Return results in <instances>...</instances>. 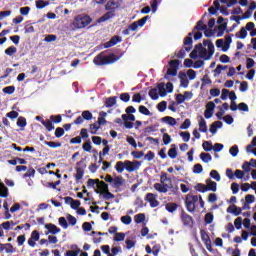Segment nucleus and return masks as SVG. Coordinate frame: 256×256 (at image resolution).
Here are the masks:
<instances>
[{"mask_svg":"<svg viewBox=\"0 0 256 256\" xmlns=\"http://www.w3.org/2000/svg\"><path fill=\"white\" fill-rule=\"evenodd\" d=\"M208 47V51L204 47ZM199 57L203 59L204 61H209L211 58H213V55L215 53V46L214 43L210 39H204L203 44L199 43L195 45V48L190 53V58L195 60Z\"/></svg>","mask_w":256,"mask_h":256,"instance_id":"nucleus-1","label":"nucleus"},{"mask_svg":"<svg viewBox=\"0 0 256 256\" xmlns=\"http://www.w3.org/2000/svg\"><path fill=\"white\" fill-rule=\"evenodd\" d=\"M121 56H116L114 53L109 54L108 56H105V52H101L99 55H97L94 58V64L96 66H105L109 64H113L116 61H119Z\"/></svg>","mask_w":256,"mask_h":256,"instance_id":"nucleus-2","label":"nucleus"},{"mask_svg":"<svg viewBox=\"0 0 256 256\" xmlns=\"http://www.w3.org/2000/svg\"><path fill=\"white\" fill-rule=\"evenodd\" d=\"M92 23V18L88 15H77L74 17L72 26L76 29H83Z\"/></svg>","mask_w":256,"mask_h":256,"instance_id":"nucleus-3","label":"nucleus"},{"mask_svg":"<svg viewBox=\"0 0 256 256\" xmlns=\"http://www.w3.org/2000/svg\"><path fill=\"white\" fill-rule=\"evenodd\" d=\"M199 201V197L197 195H188L186 196V199H185V207H186V210L189 212V213H195L196 211V204L198 203Z\"/></svg>","mask_w":256,"mask_h":256,"instance_id":"nucleus-4","label":"nucleus"},{"mask_svg":"<svg viewBox=\"0 0 256 256\" xmlns=\"http://www.w3.org/2000/svg\"><path fill=\"white\" fill-rule=\"evenodd\" d=\"M180 63L181 62L178 59L171 60L170 62H168V66H170V68H168L166 71L165 79L168 78L167 76H172V77L177 76Z\"/></svg>","mask_w":256,"mask_h":256,"instance_id":"nucleus-5","label":"nucleus"},{"mask_svg":"<svg viewBox=\"0 0 256 256\" xmlns=\"http://www.w3.org/2000/svg\"><path fill=\"white\" fill-rule=\"evenodd\" d=\"M140 166H141V163L137 160L135 161L125 160V170L129 173L138 171Z\"/></svg>","mask_w":256,"mask_h":256,"instance_id":"nucleus-6","label":"nucleus"},{"mask_svg":"<svg viewBox=\"0 0 256 256\" xmlns=\"http://www.w3.org/2000/svg\"><path fill=\"white\" fill-rule=\"evenodd\" d=\"M181 221L185 227L193 228V225H194L193 218L188 213H186L185 210L181 211Z\"/></svg>","mask_w":256,"mask_h":256,"instance_id":"nucleus-7","label":"nucleus"},{"mask_svg":"<svg viewBox=\"0 0 256 256\" xmlns=\"http://www.w3.org/2000/svg\"><path fill=\"white\" fill-rule=\"evenodd\" d=\"M173 188L172 183H170V185H168L167 183H154V189L158 192V193H162V194H166L168 193V189Z\"/></svg>","mask_w":256,"mask_h":256,"instance_id":"nucleus-8","label":"nucleus"},{"mask_svg":"<svg viewBox=\"0 0 256 256\" xmlns=\"http://www.w3.org/2000/svg\"><path fill=\"white\" fill-rule=\"evenodd\" d=\"M123 0H109L106 3L105 9L106 11H116V9H119L122 5Z\"/></svg>","mask_w":256,"mask_h":256,"instance_id":"nucleus-9","label":"nucleus"},{"mask_svg":"<svg viewBox=\"0 0 256 256\" xmlns=\"http://www.w3.org/2000/svg\"><path fill=\"white\" fill-rule=\"evenodd\" d=\"M157 197H158V196L155 195V194H153V193H147L145 200H146L148 203H150V206H151L152 208H157V207L160 205L159 201L157 200Z\"/></svg>","mask_w":256,"mask_h":256,"instance_id":"nucleus-10","label":"nucleus"},{"mask_svg":"<svg viewBox=\"0 0 256 256\" xmlns=\"http://www.w3.org/2000/svg\"><path fill=\"white\" fill-rule=\"evenodd\" d=\"M40 239V233L37 230L31 232V236L28 240V245L32 248L36 247V242Z\"/></svg>","mask_w":256,"mask_h":256,"instance_id":"nucleus-11","label":"nucleus"},{"mask_svg":"<svg viewBox=\"0 0 256 256\" xmlns=\"http://www.w3.org/2000/svg\"><path fill=\"white\" fill-rule=\"evenodd\" d=\"M121 42H122V37H120L119 35H115L114 37H111L110 40L104 44V47L105 49H109Z\"/></svg>","mask_w":256,"mask_h":256,"instance_id":"nucleus-12","label":"nucleus"},{"mask_svg":"<svg viewBox=\"0 0 256 256\" xmlns=\"http://www.w3.org/2000/svg\"><path fill=\"white\" fill-rule=\"evenodd\" d=\"M124 181H125L124 178L121 175H118L111 182V187L118 189L123 186Z\"/></svg>","mask_w":256,"mask_h":256,"instance_id":"nucleus-13","label":"nucleus"},{"mask_svg":"<svg viewBox=\"0 0 256 256\" xmlns=\"http://www.w3.org/2000/svg\"><path fill=\"white\" fill-rule=\"evenodd\" d=\"M0 251H5L7 254H13L16 252L11 243L0 244Z\"/></svg>","mask_w":256,"mask_h":256,"instance_id":"nucleus-14","label":"nucleus"},{"mask_svg":"<svg viewBox=\"0 0 256 256\" xmlns=\"http://www.w3.org/2000/svg\"><path fill=\"white\" fill-rule=\"evenodd\" d=\"M205 184H206V192L208 191H212V192H216L217 191V183L211 181L210 179H206L205 180Z\"/></svg>","mask_w":256,"mask_h":256,"instance_id":"nucleus-15","label":"nucleus"},{"mask_svg":"<svg viewBox=\"0 0 256 256\" xmlns=\"http://www.w3.org/2000/svg\"><path fill=\"white\" fill-rule=\"evenodd\" d=\"M115 11L109 10V12H107L106 14L102 15L99 19H98V23H103L106 22L107 20L113 19L115 17Z\"/></svg>","mask_w":256,"mask_h":256,"instance_id":"nucleus-16","label":"nucleus"},{"mask_svg":"<svg viewBox=\"0 0 256 256\" xmlns=\"http://www.w3.org/2000/svg\"><path fill=\"white\" fill-rule=\"evenodd\" d=\"M242 212V208H239L236 205H231L227 208V213H231L234 216H239L242 214Z\"/></svg>","mask_w":256,"mask_h":256,"instance_id":"nucleus-17","label":"nucleus"},{"mask_svg":"<svg viewBox=\"0 0 256 256\" xmlns=\"http://www.w3.org/2000/svg\"><path fill=\"white\" fill-rule=\"evenodd\" d=\"M165 87L166 85L164 82L157 84L158 95H160L161 97H166L168 94V91L166 90Z\"/></svg>","mask_w":256,"mask_h":256,"instance_id":"nucleus-18","label":"nucleus"},{"mask_svg":"<svg viewBox=\"0 0 256 256\" xmlns=\"http://www.w3.org/2000/svg\"><path fill=\"white\" fill-rule=\"evenodd\" d=\"M222 127L223 122L216 121L213 124H211L209 131L212 135H215L217 133V129H221Z\"/></svg>","mask_w":256,"mask_h":256,"instance_id":"nucleus-19","label":"nucleus"},{"mask_svg":"<svg viewBox=\"0 0 256 256\" xmlns=\"http://www.w3.org/2000/svg\"><path fill=\"white\" fill-rule=\"evenodd\" d=\"M71 249H74V250H68L64 254V256H78L81 253V249H79L77 245H72Z\"/></svg>","mask_w":256,"mask_h":256,"instance_id":"nucleus-20","label":"nucleus"},{"mask_svg":"<svg viewBox=\"0 0 256 256\" xmlns=\"http://www.w3.org/2000/svg\"><path fill=\"white\" fill-rule=\"evenodd\" d=\"M168 157H170L171 159H176L178 156V151H177V146L176 144H172L171 148L168 149L167 152Z\"/></svg>","mask_w":256,"mask_h":256,"instance_id":"nucleus-21","label":"nucleus"},{"mask_svg":"<svg viewBox=\"0 0 256 256\" xmlns=\"http://www.w3.org/2000/svg\"><path fill=\"white\" fill-rule=\"evenodd\" d=\"M45 229L49 230V233L52 235L58 234L61 230L55 224H45Z\"/></svg>","mask_w":256,"mask_h":256,"instance_id":"nucleus-22","label":"nucleus"},{"mask_svg":"<svg viewBox=\"0 0 256 256\" xmlns=\"http://www.w3.org/2000/svg\"><path fill=\"white\" fill-rule=\"evenodd\" d=\"M9 195V190L8 188L5 186V183H3L0 179V197L2 198H7Z\"/></svg>","mask_w":256,"mask_h":256,"instance_id":"nucleus-23","label":"nucleus"},{"mask_svg":"<svg viewBox=\"0 0 256 256\" xmlns=\"http://www.w3.org/2000/svg\"><path fill=\"white\" fill-rule=\"evenodd\" d=\"M165 209L168 213H175L178 209V204L174 202L167 203Z\"/></svg>","mask_w":256,"mask_h":256,"instance_id":"nucleus-24","label":"nucleus"},{"mask_svg":"<svg viewBox=\"0 0 256 256\" xmlns=\"http://www.w3.org/2000/svg\"><path fill=\"white\" fill-rule=\"evenodd\" d=\"M232 36H233V34L227 35L226 37H224V41H226V44H224V46L222 48V51L224 53H226L228 51L229 45H231L233 42Z\"/></svg>","mask_w":256,"mask_h":256,"instance_id":"nucleus-25","label":"nucleus"},{"mask_svg":"<svg viewBox=\"0 0 256 256\" xmlns=\"http://www.w3.org/2000/svg\"><path fill=\"white\" fill-rule=\"evenodd\" d=\"M183 44H184V46H186L185 51L189 53L192 49V44H193L192 38L191 37H185Z\"/></svg>","mask_w":256,"mask_h":256,"instance_id":"nucleus-26","label":"nucleus"},{"mask_svg":"<svg viewBox=\"0 0 256 256\" xmlns=\"http://www.w3.org/2000/svg\"><path fill=\"white\" fill-rule=\"evenodd\" d=\"M199 131L202 133H207V123L203 116H200Z\"/></svg>","mask_w":256,"mask_h":256,"instance_id":"nucleus-27","label":"nucleus"},{"mask_svg":"<svg viewBox=\"0 0 256 256\" xmlns=\"http://www.w3.org/2000/svg\"><path fill=\"white\" fill-rule=\"evenodd\" d=\"M85 174V170L82 167H77L76 168V174L74 175V178H76V181H80L83 179Z\"/></svg>","mask_w":256,"mask_h":256,"instance_id":"nucleus-28","label":"nucleus"},{"mask_svg":"<svg viewBox=\"0 0 256 256\" xmlns=\"http://www.w3.org/2000/svg\"><path fill=\"white\" fill-rule=\"evenodd\" d=\"M180 83L181 87L187 88L189 87V80L186 78V73L185 72H180Z\"/></svg>","mask_w":256,"mask_h":256,"instance_id":"nucleus-29","label":"nucleus"},{"mask_svg":"<svg viewBox=\"0 0 256 256\" xmlns=\"http://www.w3.org/2000/svg\"><path fill=\"white\" fill-rule=\"evenodd\" d=\"M162 121L167 123L170 126H176L177 125V121L175 118H173L172 116H165L162 118Z\"/></svg>","mask_w":256,"mask_h":256,"instance_id":"nucleus-30","label":"nucleus"},{"mask_svg":"<svg viewBox=\"0 0 256 256\" xmlns=\"http://www.w3.org/2000/svg\"><path fill=\"white\" fill-rule=\"evenodd\" d=\"M16 126L21 128V131H23L25 129V127L27 126V120L25 117L20 116L18 118V122H16Z\"/></svg>","mask_w":256,"mask_h":256,"instance_id":"nucleus-31","label":"nucleus"},{"mask_svg":"<svg viewBox=\"0 0 256 256\" xmlns=\"http://www.w3.org/2000/svg\"><path fill=\"white\" fill-rule=\"evenodd\" d=\"M49 4H50L49 1H44V0H36V1H35L36 9H39V10L44 9V8L47 7Z\"/></svg>","mask_w":256,"mask_h":256,"instance_id":"nucleus-32","label":"nucleus"},{"mask_svg":"<svg viewBox=\"0 0 256 256\" xmlns=\"http://www.w3.org/2000/svg\"><path fill=\"white\" fill-rule=\"evenodd\" d=\"M42 125L44 126L45 129H47L48 132L55 129L53 122L48 119L45 121H42Z\"/></svg>","mask_w":256,"mask_h":256,"instance_id":"nucleus-33","label":"nucleus"},{"mask_svg":"<svg viewBox=\"0 0 256 256\" xmlns=\"http://www.w3.org/2000/svg\"><path fill=\"white\" fill-rule=\"evenodd\" d=\"M200 159L202 160L203 163H209L213 160V157L209 153L202 152L200 154Z\"/></svg>","mask_w":256,"mask_h":256,"instance_id":"nucleus-34","label":"nucleus"},{"mask_svg":"<svg viewBox=\"0 0 256 256\" xmlns=\"http://www.w3.org/2000/svg\"><path fill=\"white\" fill-rule=\"evenodd\" d=\"M200 235H201L202 242H203L204 244L211 242L210 236L208 235V233L206 232V230L202 229V230L200 231Z\"/></svg>","mask_w":256,"mask_h":256,"instance_id":"nucleus-35","label":"nucleus"},{"mask_svg":"<svg viewBox=\"0 0 256 256\" xmlns=\"http://www.w3.org/2000/svg\"><path fill=\"white\" fill-rule=\"evenodd\" d=\"M206 28L207 25H205L203 19H201L199 22L196 23L194 31H204L206 30Z\"/></svg>","mask_w":256,"mask_h":256,"instance_id":"nucleus-36","label":"nucleus"},{"mask_svg":"<svg viewBox=\"0 0 256 256\" xmlns=\"http://www.w3.org/2000/svg\"><path fill=\"white\" fill-rule=\"evenodd\" d=\"M116 99H117L116 96L107 98L105 102V107L112 108L116 104Z\"/></svg>","mask_w":256,"mask_h":256,"instance_id":"nucleus-37","label":"nucleus"},{"mask_svg":"<svg viewBox=\"0 0 256 256\" xmlns=\"http://www.w3.org/2000/svg\"><path fill=\"white\" fill-rule=\"evenodd\" d=\"M115 170L121 174L123 173V171L125 170V161L122 162V161H118L115 165Z\"/></svg>","mask_w":256,"mask_h":256,"instance_id":"nucleus-38","label":"nucleus"},{"mask_svg":"<svg viewBox=\"0 0 256 256\" xmlns=\"http://www.w3.org/2000/svg\"><path fill=\"white\" fill-rule=\"evenodd\" d=\"M248 35L247 30L245 29V27H242L237 33H236V37L240 38V39H245Z\"/></svg>","mask_w":256,"mask_h":256,"instance_id":"nucleus-39","label":"nucleus"},{"mask_svg":"<svg viewBox=\"0 0 256 256\" xmlns=\"http://www.w3.org/2000/svg\"><path fill=\"white\" fill-rule=\"evenodd\" d=\"M226 29H227V22H224V23H222V24H220L219 26H218V34H217V36L218 37H221V36H223L224 35V32L226 31Z\"/></svg>","mask_w":256,"mask_h":256,"instance_id":"nucleus-40","label":"nucleus"},{"mask_svg":"<svg viewBox=\"0 0 256 256\" xmlns=\"http://www.w3.org/2000/svg\"><path fill=\"white\" fill-rule=\"evenodd\" d=\"M81 116L85 121H92L93 119V114L91 113V111H88V110H85L84 112H82Z\"/></svg>","mask_w":256,"mask_h":256,"instance_id":"nucleus-41","label":"nucleus"},{"mask_svg":"<svg viewBox=\"0 0 256 256\" xmlns=\"http://www.w3.org/2000/svg\"><path fill=\"white\" fill-rule=\"evenodd\" d=\"M148 95L151 97L152 100H158L159 99V93L158 89L154 88L148 92Z\"/></svg>","mask_w":256,"mask_h":256,"instance_id":"nucleus-42","label":"nucleus"},{"mask_svg":"<svg viewBox=\"0 0 256 256\" xmlns=\"http://www.w3.org/2000/svg\"><path fill=\"white\" fill-rule=\"evenodd\" d=\"M100 128H101V126L98 125V124H96V123L89 125V129H90L91 135H96V134H97V131H99Z\"/></svg>","mask_w":256,"mask_h":256,"instance_id":"nucleus-43","label":"nucleus"},{"mask_svg":"<svg viewBox=\"0 0 256 256\" xmlns=\"http://www.w3.org/2000/svg\"><path fill=\"white\" fill-rule=\"evenodd\" d=\"M44 145H47L52 149L61 147V143L60 142H55V141H44Z\"/></svg>","mask_w":256,"mask_h":256,"instance_id":"nucleus-44","label":"nucleus"},{"mask_svg":"<svg viewBox=\"0 0 256 256\" xmlns=\"http://www.w3.org/2000/svg\"><path fill=\"white\" fill-rule=\"evenodd\" d=\"M202 147L205 152H210L213 150V144L210 141H204Z\"/></svg>","mask_w":256,"mask_h":256,"instance_id":"nucleus-45","label":"nucleus"},{"mask_svg":"<svg viewBox=\"0 0 256 256\" xmlns=\"http://www.w3.org/2000/svg\"><path fill=\"white\" fill-rule=\"evenodd\" d=\"M139 113L145 115V116H151L150 110L147 108V106H139L138 107Z\"/></svg>","mask_w":256,"mask_h":256,"instance_id":"nucleus-46","label":"nucleus"},{"mask_svg":"<svg viewBox=\"0 0 256 256\" xmlns=\"http://www.w3.org/2000/svg\"><path fill=\"white\" fill-rule=\"evenodd\" d=\"M15 91H16L15 86H7L3 88V93L6 95H12L13 93H15Z\"/></svg>","mask_w":256,"mask_h":256,"instance_id":"nucleus-47","label":"nucleus"},{"mask_svg":"<svg viewBox=\"0 0 256 256\" xmlns=\"http://www.w3.org/2000/svg\"><path fill=\"white\" fill-rule=\"evenodd\" d=\"M149 19H150V16L146 15L142 19H139L137 22H134V23H136L138 27H143Z\"/></svg>","mask_w":256,"mask_h":256,"instance_id":"nucleus-48","label":"nucleus"},{"mask_svg":"<svg viewBox=\"0 0 256 256\" xmlns=\"http://www.w3.org/2000/svg\"><path fill=\"white\" fill-rule=\"evenodd\" d=\"M194 188H195L196 191H198L200 193H206L207 192L206 185L203 184V183L196 184Z\"/></svg>","mask_w":256,"mask_h":256,"instance_id":"nucleus-49","label":"nucleus"},{"mask_svg":"<svg viewBox=\"0 0 256 256\" xmlns=\"http://www.w3.org/2000/svg\"><path fill=\"white\" fill-rule=\"evenodd\" d=\"M125 239V233L124 232H118L114 236V241L115 242H122Z\"/></svg>","mask_w":256,"mask_h":256,"instance_id":"nucleus-50","label":"nucleus"},{"mask_svg":"<svg viewBox=\"0 0 256 256\" xmlns=\"http://www.w3.org/2000/svg\"><path fill=\"white\" fill-rule=\"evenodd\" d=\"M98 188L102 192L109 191V185L106 182H103V181L98 182Z\"/></svg>","mask_w":256,"mask_h":256,"instance_id":"nucleus-51","label":"nucleus"},{"mask_svg":"<svg viewBox=\"0 0 256 256\" xmlns=\"http://www.w3.org/2000/svg\"><path fill=\"white\" fill-rule=\"evenodd\" d=\"M213 221H214V215L213 214H211V213L205 214V216H204L205 224L209 225V224L213 223Z\"/></svg>","mask_w":256,"mask_h":256,"instance_id":"nucleus-52","label":"nucleus"},{"mask_svg":"<svg viewBox=\"0 0 256 256\" xmlns=\"http://www.w3.org/2000/svg\"><path fill=\"white\" fill-rule=\"evenodd\" d=\"M50 121H52L53 123L59 124L61 121H63V118L61 117L60 114H58V115H51L50 116Z\"/></svg>","mask_w":256,"mask_h":256,"instance_id":"nucleus-53","label":"nucleus"},{"mask_svg":"<svg viewBox=\"0 0 256 256\" xmlns=\"http://www.w3.org/2000/svg\"><path fill=\"white\" fill-rule=\"evenodd\" d=\"M17 53V48L14 46L8 47L5 49V54L7 56H12L13 54Z\"/></svg>","mask_w":256,"mask_h":256,"instance_id":"nucleus-54","label":"nucleus"},{"mask_svg":"<svg viewBox=\"0 0 256 256\" xmlns=\"http://www.w3.org/2000/svg\"><path fill=\"white\" fill-rule=\"evenodd\" d=\"M167 109V101H162L157 104V110L160 112H164Z\"/></svg>","mask_w":256,"mask_h":256,"instance_id":"nucleus-55","label":"nucleus"},{"mask_svg":"<svg viewBox=\"0 0 256 256\" xmlns=\"http://www.w3.org/2000/svg\"><path fill=\"white\" fill-rule=\"evenodd\" d=\"M120 221H122L123 224H125V225H130V224L132 223V217L129 216V215L122 216V217L120 218Z\"/></svg>","mask_w":256,"mask_h":256,"instance_id":"nucleus-56","label":"nucleus"},{"mask_svg":"<svg viewBox=\"0 0 256 256\" xmlns=\"http://www.w3.org/2000/svg\"><path fill=\"white\" fill-rule=\"evenodd\" d=\"M204 171V168H203V166L201 165V164H195L194 166H193V173H195V174H200V173H202Z\"/></svg>","mask_w":256,"mask_h":256,"instance_id":"nucleus-57","label":"nucleus"},{"mask_svg":"<svg viewBox=\"0 0 256 256\" xmlns=\"http://www.w3.org/2000/svg\"><path fill=\"white\" fill-rule=\"evenodd\" d=\"M238 152L239 148L237 145H234L229 149V153L231 154L232 157H236L238 155Z\"/></svg>","mask_w":256,"mask_h":256,"instance_id":"nucleus-58","label":"nucleus"},{"mask_svg":"<svg viewBox=\"0 0 256 256\" xmlns=\"http://www.w3.org/2000/svg\"><path fill=\"white\" fill-rule=\"evenodd\" d=\"M64 135H65V130H64V128H61V127H58L56 129V131L54 132V136H56L57 138H60Z\"/></svg>","mask_w":256,"mask_h":256,"instance_id":"nucleus-59","label":"nucleus"},{"mask_svg":"<svg viewBox=\"0 0 256 256\" xmlns=\"http://www.w3.org/2000/svg\"><path fill=\"white\" fill-rule=\"evenodd\" d=\"M210 177L212 178V179H215L216 181H220V179H221V177H220V174L218 173V171L217 170H212L211 172H210Z\"/></svg>","mask_w":256,"mask_h":256,"instance_id":"nucleus-60","label":"nucleus"},{"mask_svg":"<svg viewBox=\"0 0 256 256\" xmlns=\"http://www.w3.org/2000/svg\"><path fill=\"white\" fill-rule=\"evenodd\" d=\"M180 137L183 138V141H184L185 143H188V142L190 141L191 135H190L189 132H180Z\"/></svg>","mask_w":256,"mask_h":256,"instance_id":"nucleus-61","label":"nucleus"},{"mask_svg":"<svg viewBox=\"0 0 256 256\" xmlns=\"http://www.w3.org/2000/svg\"><path fill=\"white\" fill-rule=\"evenodd\" d=\"M70 206H71L72 210H77V209H79V206H81V201L80 200H73L70 203Z\"/></svg>","mask_w":256,"mask_h":256,"instance_id":"nucleus-62","label":"nucleus"},{"mask_svg":"<svg viewBox=\"0 0 256 256\" xmlns=\"http://www.w3.org/2000/svg\"><path fill=\"white\" fill-rule=\"evenodd\" d=\"M134 219L137 224L142 223L143 221H145V215L143 213H140L134 216Z\"/></svg>","mask_w":256,"mask_h":256,"instance_id":"nucleus-63","label":"nucleus"},{"mask_svg":"<svg viewBox=\"0 0 256 256\" xmlns=\"http://www.w3.org/2000/svg\"><path fill=\"white\" fill-rule=\"evenodd\" d=\"M59 225L63 228V229H67L68 228V223L65 217H60L59 218Z\"/></svg>","mask_w":256,"mask_h":256,"instance_id":"nucleus-64","label":"nucleus"}]
</instances>
